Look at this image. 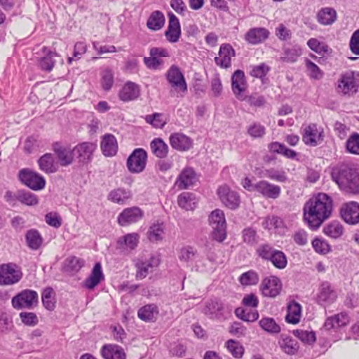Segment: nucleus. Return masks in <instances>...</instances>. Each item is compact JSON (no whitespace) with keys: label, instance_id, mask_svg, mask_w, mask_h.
Returning <instances> with one entry per match:
<instances>
[{"label":"nucleus","instance_id":"obj_36","mask_svg":"<svg viewBox=\"0 0 359 359\" xmlns=\"http://www.w3.org/2000/svg\"><path fill=\"white\" fill-rule=\"evenodd\" d=\"M177 203L180 208L186 210H192L196 208L197 200L194 194L183 192L178 196Z\"/></svg>","mask_w":359,"mask_h":359},{"label":"nucleus","instance_id":"obj_54","mask_svg":"<svg viewBox=\"0 0 359 359\" xmlns=\"http://www.w3.org/2000/svg\"><path fill=\"white\" fill-rule=\"evenodd\" d=\"M145 121L156 128H162L167 123L164 115L161 113H154L151 115H147L145 116Z\"/></svg>","mask_w":359,"mask_h":359},{"label":"nucleus","instance_id":"obj_8","mask_svg":"<svg viewBox=\"0 0 359 359\" xmlns=\"http://www.w3.org/2000/svg\"><path fill=\"white\" fill-rule=\"evenodd\" d=\"M147 161L146 151L142 148H137L128 156L126 166L131 173H140L145 169Z\"/></svg>","mask_w":359,"mask_h":359},{"label":"nucleus","instance_id":"obj_32","mask_svg":"<svg viewBox=\"0 0 359 359\" xmlns=\"http://www.w3.org/2000/svg\"><path fill=\"white\" fill-rule=\"evenodd\" d=\"M101 149L105 156H113L116 154L118 145L113 135L106 134L104 135L101 142Z\"/></svg>","mask_w":359,"mask_h":359},{"label":"nucleus","instance_id":"obj_31","mask_svg":"<svg viewBox=\"0 0 359 359\" xmlns=\"http://www.w3.org/2000/svg\"><path fill=\"white\" fill-rule=\"evenodd\" d=\"M159 314V309L155 304H149L141 307L137 312L138 317L145 322H155Z\"/></svg>","mask_w":359,"mask_h":359},{"label":"nucleus","instance_id":"obj_27","mask_svg":"<svg viewBox=\"0 0 359 359\" xmlns=\"http://www.w3.org/2000/svg\"><path fill=\"white\" fill-rule=\"evenodd\" d=\"M196 181V172L191 167L184 168L178 175L175 185L179 189H186Z\"/></svg>","mask_w":359,"mask_h":359},{"label":"nucleus","instance_id":"obj_63","mask_svg":"<svg viewBox=\"0 0 359 359\" xmlns=\"http://www.w3.org/2000/svg\"><path fill=\"white\" fill-rule=\"evenodd\" d=\"M266 133V128L259 123H254L248 129V133L254 138L262 137Z\"/></svg>","mask_w":359,"mask_h":359},{"label":"nucleus","instance_id":"obj_30","mask_svg":"<svg viewBox=\"0 0 359 359\" xmlns=\"http://www.w3.org/2000/svg\"><path fill=\"white\" fill-rule=\"evenodd\" d=\"M104 276L102 272V265L100 262H97L90 274V276L85 280L84 286L88 290L95 288L102 280Z\"/></svg>","mask_w":359,"mask_h":359},{"label":"nucleus","instance_id":"obj_64","mask_svg":"<svg viewBox=\"0 0 359 359\" xmlns=\"http://www.w3.org/2000/svg\"><path fill=\"white\" fill-rule=\"evenodd\" d=\"M20 317L22 322L28 326H34L39 322L37 316L32 312H21Z\"/></svg>","mask_w":359,"mask_h":359},{"label":"nucleus","instance_id":"obj_20","mask_svg":"<svg viewBox=\"0 0 359 359\" xmlns=\"http://www.w3.org/2000/svg\"><path fill=\"white\" fill-rule=\"evenodd\" d=\"M143 217V212L138 207L128 208L118 217V222L122 226H128L139 222Z\"/></svg>","mask_w":359,"mask_h":359},{"label":"nucleus","instance_id":"obj_35","mask_svg":"<svg viewBox=\"0 0 359 359\" xmlns=\"http://www.w3.org/2000/svg\"><path fill=\"white\" fill-rule=\"evenodd\" d=\"M38 164L40 170L46 174L54 173L57 170L53 156L50 153H46L41 156L38 160Z\"/></svg>","mask_w":359,"mask_h":359},{"label":"nucleus","instance_id":"obj_33","mask_svg":"<svg viewBox=\"0 0 359 359\" xmlns=\"http://www.w3.org/2000/svg\"><path fill=\"white\" fill-rule=\"evenodd\" d=\"M348 323V316L346 313H341L327 318L324 323V327L326 330H330L345 326Z\"/></svg>","mask_w":359,"mask_h":359},{"label":"nucleus","instance_id":"obj_13","mask_svg":"<svg viewBox=\"0 0 359 359\" xmlns=\"http://www.w3.org/2000/svg\"><path fill=\"white\" fill-rule=\"evenodd\" d=\"M217 195L222 203L231 210L236 209L240 204L241 200L238 194L229 189V187L221 186L217 189Z\"/></svg>","mask_w":359,"mask_h":359},{"label":"nucleus","instance_id":"obj_21","mask_svg":"<svg viewBox=\"0 0 359 359\" xmlns=\"http://www.w3.org/2000/svg\"><path fill=\"white\" fill-rule=\"evenodd\" d=\"M337 298V292L328 282L323 283L317 295V302L321 306H328L333 304Z\"/></svg>","mask_w":359,"mask_h":359},{"label":"nucleus","instance_id":"obj_51","mask_svg":"<svg viewBox=\"0 0 359 359\" xmlns=\"http://www.w3.org/2000/svg\"><path fill=\"white\" fill-rule=\"evenodd\" d=\"M84 260L77 257H69L65 260V270L69 272H77L84 265Z\"/></svg>","mask_w":359,"mask_h":359},{"label":"nucleus","instance_id":"obj_12","mask_svg":"<svg viewBox=\"0 0 359 359\" xmlns=\"http://www.w3.org/2000/svg\"><path fill=\"white\" fill-rule=\"evenodd\" d=\"M340 215L343 220L351 225L359 223V203L350 201L342 205Z\"/></svg>","mask_w":359,"mask_h":359},{"label":"nucleus","instance_id":"obj_16","mask_svg":"<svg viewBox=\"0 0 359 359\" xmlns=\"http://www.w3.org/2000/svg\"><path fill=\"white\" fill-rule=\"evenodd\" d=\"M231 88L233 94L240 100H245L243 93L247 88V82L244 72L238 69L231 76Z\"/></svg>","mask_w":359,"mask_h":359},{"label":"nucleus","instance_id":"obj_47","mask_svg":"<svg viewBox=\"0 0 359 359\" xmlns=\"http://www.w3.org/2000/svg\"><path fill=\"white\" fill-rule=\"evenodd\" d=\"M55 292L51 287H46L42 292L41 299L44 307L48 311H53L55 308Z\"/></svg>","mask_w":359,"mask_h":359},{"label":"nucleus","instance_id":"obj_5","mask_svg":"<svg viewBox=\"0 0 359 359\" xmlns=\"http://www.w3.org/2000/svg\"><path fill=\"white\" fill-rule=\"evenodd\" d=\"M359 88V74L352 71L342 74L337 81V92L344 95L355 93Z\"/></svg>","mask_w":359,"mask_h":359},{"label":"nucleus","instance_id":"obj_38","mask_svg":"<svg viewBox=\"0 0 359 359\" xmlns=\"http://www.w3.org/2000/svg\"><path fill=\"white\" fill-rule=\"evenodd\" d=\"M165 24V17L163 14L158 11L153 12L149 17L147 25L149 29L157 31L161 29Z\"/></svg>","mask_w":359,"mask_h":359},{"label":"nucleus","instance_id":"obj_55","mask_svg":"<svg viewBox=\"0 0 359 359\" xmlns=\"http://www.w3.org/2000/svg\"><path fill=\"white\" fill-rule=\"evenodd\" d=\"M305 66L307 74L311 78L319 80L323 78V72L320 70L318 65L309 59L305 60Z\"/></svg>","mask_w":359,"mask_h":359},{"label":"nucleus","instance_id":"obj_34","mask_svg":"<svg viewBox=\"0 0 359 359\" xmlns=\"http://www.w3.org/2000/svg\"><path fill=\"white\" fill-rule=\"evenodd\" d=\"M150 149L152 154L161 159L166 158L169 151L168 144L159 137L154 138L151 142Z\"/></svg>","mask_w":359,"mask_h":359},{"label":"nucleus","instance_id":"obj_6","mask_svg":"<svg viewBox=\"0 0 359 359\" xmlns=\"http://www.w3.org/2000/svg\"><path fill=\"white\" fill-rule=\"evenodd\" d=\"M22 278L21 268L16 264L9 262L0 265V285H14Z\"/></svg>","mask_w":359,"mask_h":359},{"label":"nucleus","instance_id":"obj_41","mask_svg":"<svg viewBox=\"0 0 359 359\" xmlns=\"http://www.w3.org/2000/svg\"><path fill=\"white\" fill-rule=\"evenodd\" d=\"M280 60L283 62H294L302 55V49L298 46L285 47Z\"/></svg>","mask_w":359,"mask_h":359},{"label":"nucleus","instance_id":"obj_1","mask_svg":"<svg viewBox=\"0 0 359 359\" xmlns=\"http://www.w3.org/2000/svg\"><path fill=\"white\" fill-rule=\"evenodd\" d=\"M333 201L325 193H318L304 206V220L311 229H317L332 212Z\"/></svg>","mask_w":359,"mask_h":359},{"label":"nucleus","instance_id":"obj_26","mask_svg":"<svg viewBox=\"0 0 359 359\" xmlns=\"http://www.w3.org/2000/svg\"><path fill=\"white\" fill-rule=\"evenodd\" d=\"M278 344L280 349L290 355H295L299 350L297 341L287 334L283 333L279 336Z\"/></svg>","mask_w":359,"mask_h":359},{"label":"nucleus","instance_id":"obj_61","mask_svg":"<svg viewBox=\"0 0 359 359\" xmlns=\"http://www.w3.org/2000/svg\"><path fill=\"white\" fill-rule=\"evenodd\" d=\"M197 254V250L191 246L183 247L180 252L179 259L181 261L188 262L193 260Z\"/></svg>","mask_w":359,"mask_h":359},{"label":"nucleus","instance_id":"obj_57","mask_svg":"<svg viewBox=\"0 0 359 359\" xmlns=\"http://www.w3.org/2000/svg\"><path fill=\"white\" fill-rule=\"evenodd\" d=\"M346 148L348 152L359 155V134L353 133L349 136L346 142Z\"/></svg>","mask_w":359,"mask_h":359},{"label":"nucleus","instance_id":"obj_37","mask_svg":"<svg viewBox=\"0 0 359 359\" xmlns=\"http://www.w3.org/2000/svg\"><path fill=\"white\" fill-rule=\"evenodd\" d=\"M301 312V305L294 301L290 302L287 305V313L285 316V320L292 324L298 323L300 320Z\"/></svg>","mask_w":359,"mask_h":359},{"label":"nucleus","instance_id":"obj_24","mask_svg":"<svg viewBox=\"0 0 359 359\" xmlns=\"http://www.w3.org/2000/svg\"><path fill=\"white\" fill-rule=\"evenodd\" d=\"M169 141L171 147L180 151H188L193 145L192 140L181 133L171 134Z\"/></svg>","mask_w":359,"mask_h":359},{"label":"nucleus","instance_id":"obj_25","mask_svg":"<svg viewBox=\"0 0 359 359\" xmlns=\"http://www.w3.org/2000/svg\"><path fill=\"white\" fill-rule=\"evenodd\" d=\"M269 31L264 27L250 29L245 34L244 39L250 44L256 45L264 42L269 38Z\"/></svg>","mask_w":359,"mask_h":359},{"label":"nucleus","instance_id":"obj_29","mask_svg":"<svg viewBox=\"0 0 359 359\" xmlns=\"http://www.w3.org/2000/svg\"><path fill=\"white\" fill-rule=\"evenodd\" d=\"M140 94V86L134 82L128 81L119 92V98L123 102L137 99Z\"/></svg>","mask_w":359,"mask_h":359},{"label":"nucleus","instance_id":"obj_14","mask_svg":"<svg viewBox=\"0 0 359 359\" xmlns=\"http://www.w3.org/2000/svg\"><path fill=\"white\" fill-rule=\"evenodd\" d=\"M52 147L61 166H67L73 163L74 149L69 146H65L60 142H56L53 144Z\"/></svg>","mask_w":359,"mask_h":359},{"label":"nucleus","instance_id":"obj_52","mask_svg":"<svg viewBox=\"0 0 359 359\" xmlns=\"http://www.w3.org/2000/svg\"><path fill=\"white\" fill-rule=\"evenodd\" d=\"M293 334L303 343L306 344H312L316 340V334L313 331L295 330L293 331Z\"/></svg>","mask_w":359,"mask_h":359},{"label":"nucleus","instance_id":"obj_39","mask_svg":"<svg viewBox=\"0 0 359 359\" xmlns=\"http://www.w3.org/2000/svg\"><path fill=\"white\" fill-rule=\"evenodd\" d=\"M140 236L137 233H128L119 238L118 245L125 249L134 250L138 245Z\"/></svg>","mask_w":359,"mask_h":359},{"label":"nucleus","instance_id":"obj_2","mask_svg":"<svg viewBox=\"0 0 359 359\" xmlns=\"http://www.w3.org/2000/svg\"><path fill=\"white\" fill-rule=\"evenodd\" d=\"M331 176L341 190L359 194V172L355 168L346 164L338 165L332 169Z\"/></svg>","mask_w":359,"mask_h":359},{"label":"nucleus","instance_id":"obj_4","mask_svg":"<svg viewBox=\"0 0 359 359\" xmlns=\"http://www.w3.org/2000/svg\"><path fill=\"white\" fill-rule=\"evenodd\" d=\"M209 221L212 229V238L217 242H222L226 237V219L223 211L219 209L212 211Z\"/></svg>","mask_w":359,"mask_h":359},{"label":"nucleus","instance_id":"obj_48","mask_svg":"<svg viewBox=\"0 0 359 359\" xmlns=\"http://www.w3.org/2000/svg\"><path fill=\"white\" fill-rule=\"evenodd\" d=\"M130 191L124 189H116L112 190L109 194V199L114 203H123L130 198Z\"/></svg>","mask_w":359,"mask_h":359},{"label":"nucleus","instance_id":"obj_28","mask_svg":"<svg viewBox=\"0 0 359 359\" xmlns=\"http://www.w3.org/2000/svg\"><path fill=\"white\" fill-rule=\"evenodd\" d=\"M101 355L104 359H126L124 349L116 344H104L100 350Z\"/></svg>","mask_w":359,"mask_h":359},{"label":"nucleus","instance_id":"obj_19","mask_svg":"<svg viewBox=\"0 0 359 359\" xmlns=\"http://www.w3.org/2000/svg\"><path fill=\"white\" fill-rule=\"evenodd\" d=\"M281 288L282 283L280 280L273 276L264 278L260 285L263 295L269 297H276L280 294Z\"/></svg>","mask_w":359,"mask_h":359},{"label":"nucleus","instance_id":"obj_11","mask_svg":"<svg viewBox=\"0 0 359 359\" xmlns=\"http://www.w3.org/2000/svg\"><path fill=\"white\" fill-rule=\"evenodd\" d=\"M166 77L168 83L175 90L184 93L187 91L184 76L179 67L175 65L171 66L167 72Z\"/></svg>","mask_w":359,"mask_h":359},{"label":"nucleus","instance_id":"obj_49","mask_svg":"<svg viewBox=\"0 0 359 359\" xmlns=\"http://www.w3.org/2000/svg\"><path fill=\"white\" fill-rule=\"evenodd\" d=\"M100 83L102 88L108 91L114 85V72L109 68L104 69L100 73Z\"/></svg>","mask_w":359,"mask_h":359},{"label":"nucleus","instance_id":"obj_50","mask_svg":"<svg viewBox=\"0 0 359 359\" xmlns=\"http://www.w3.org/2000/svg\"><path fill=\"white\" fill-rule=\"evenodd\" d=\"M262 177H268L270 180L278 182H285L288 180L287 176L284 170H278L275 168L264 170Z\"/></svg>","mask_w":359,"mask_h":359},{"label":"nucleus","instance_id":"obj_10","mask_svg":"<svg viewBox=\"0 0 359 359\" xmlns=\"http://www.w3.org/2000/svg\"><path fill=\"white\" fill-rule=\"evenodd\" d=\"M323 129L318 127L316 123H310L306 126L302 134V141L305 144L316 147L323 141Z\"/></svg>","mask_w":359,"mask_h":359},{"label":"nucleus","instance_id":"obj_7","mask_svg":"<svg viewBox=\"0 0 359 359\" xmlns=\"http://www.w3.org/2000/svg\"><path fill=\"white\" fill-rule=\"evenodd\" d=\"M18 178L22 184L32 190H41L46 185V180L43 176L28 168L20 170Z\"/></svg>","mask_w":359,"mask_h":359},{"label":"nucleus","instance_id":"obj_62","mask_svg":"<svg viewBox=\"0 0 359 359\" xmlns=\"http://www.w3.org/2000/svg\"><path fill=\"white\" fill-rule=\"evenodd\" d=\"M270 71V67L265 63H261L259 65L253 66L250 70V74L255 78L262 79Z\"/></svg>","mask_w":359,"mask_h":359},{"label":"nucleus","instance_id":"obj_22","mask_svg":"<svg viewBox=\"0 0 359 359\" xmlns=\"http://www.w3.org/2000/svg\"><path fill=\"white\" fill-rule=\"evenodd\" d=\"M235 54L234 49L229 43H222L218 56L215 57V62L217 66L228 69L231 66V57H234Z\"/></svg>","mask_w":359,"mask_h":359},{"label":"nucleus","instance_id":"obj_42","mask_svg":"<svg viewBox=\"0 0 359 359\" xmlns=\"http://www.w3.org/2000/svg\"><path fill=\"white\" fill-rule=\"evenodd\" d=\"M259 325L265 332L271 334H278L281 330L280 326L273 318H262L259 320Z\"/></svg>","mask_w":359,"mask_h":359},{"label":"nucleus","instance_id":"obj_44","mask_svg":"<svg viewBox=\"0 0 359 359\" xmlns=\"http://www.w3.org/2000/svg\"><path fill=\"white\" fill-rule=\"evenodd\" d=\"M324 233L334 239L339 238L344 233V227L340 222L332 221L323 229Z\"/></svg>","mask_w":359,"mask_h":359},{"label":"nucleus","instance_id":"obj_45","mask_svg":"<svg viewBox=\"0 0 359 359\" xmlns=\"http://www.w3.org/2000/svg\"><path fill=\"white\" fill-rule=\"evenodd\" d=\"M16 197L19 202L27 205L32 206L39 203L37 196L29 191L18 190Z\"/></svg>","mask_w":359,"mask_h":359},{"label":"nucleus","instance_id":"obj_43","mask_svg":"<svg viewBox=\"0 0 359 359\" xmlns=\"http://www.w3.org/2000/svg\"><path fill=\"white\" fill-rule=\"evenodd\" d=\"M27 245L32 250H38L42 244V237L36 229L29 230L25 235Z\"/></svg>","mask_w":359,"mask_h":359},{"label":"nucleus","instance_id":"obj_3","mask_svg":"<svg viewBox=\"0 0 359 359\" xmlns=\"http://www.w3.org/2000/svg\"><path fill=\"white\" fill-rule=\"evenodd\" d=\"M232 309L229 304H224L218 299H211L205 303L202 311L210 319L225 320L231 316Z\"/></svg>","mask_w":359,"mask_h":359},{"label":"nucleus","instance_id":"obj_15","mask_svg":"<svg viewBox=\"0 0 359 359\" xmlns=\"http://www.w3.org/2000/svg\"><path fill=\"white\" fill-rule=\"evenodd\" d=\"M160 264V259L156 256H151L149 259H138L135 266L137 268L136 277L139 279L144 278L149 272Z\"/></svg>","mask_w":359,"mask_h":359},{"label":"nucleus","instance_id":"obj_58","mask_svg":"<svg viewBox=\"0 0 359 359\" xmlns=\"http://www.w3.org/2000/svg\"><path fill=\"white\" fill-rule=\"evenodd\" d=\"M308 46L318 54L326 53L329 51V47L323 42H320L315 38H311L307 41Z\"/></svg>","mask_w":359,"mask_h":359},{"label":"nucleus","instance_id":"obj_56","mask_svg":"<svg viewBox=\"0 0 359 359\" xmlns=\"http://www.w3.org/2000/svg\"><path fill=\"white\" fill-rule=\"evenodd\" d=\"M239 282L243 285H256L259 282V276L255 271L250 270L241 275Z\"/></svg>","mask_w":359,"mask_h":359},{"label":"nucleus","instance_id":"obj_46","mask_svg":"<svg viewBox=\"0 0 359 359\" xmlns=\"http://www.w3.org/2000/svg\"><path fill=\"white\" fill-rule=\"evenodd\" d=\"M43 53L46 55L40 59L39 65L41 69L50 72L52 70L55 64V62L52 60V57L56 55V53L48 50L46 47L43 48Z\"/></svg>","mask_w":359,"mask_h":359},{"label":"nucleus","instance_id":"obj_17","mask_svg":"<svg viewBox=\"0 0 359 359\" xmlns=\"http://www.w3.org/2000/svg\"><path fill=\"white\" fill-rule=\"evenodd\" d=\"M96 149V144L92 142H85L78 144L74 149V157L79 163H88L92 159L93 154Z\"/></svg>","mask_w":359,"mask_h":359},{"label":"nucleus","instance_id":"obj_9","mask_svg":"<svg viewBox=\"0 0 359 359\" xmlns=\"http://www.w3.org/2000/svg\"><path fill=\"white\" fill-rule=\"evenodd\" d=\"M38 303V294L31 290H25L12 299V305L16 309H31Z\"/></svg>","mask_w":359,"mask_h":359},{"label":"nucleus","instance_id":"obj_60","mask_svg":"<svg viewBox=\"0 0 359 359\" xmlns=\"http://www.w3.org/2000/svg\"><path fill=\"white\" fill-rule=\"evenodd\" d=\"M226 346L233 357L237 358L242 357L244 351L243 347L239 345L235 340H228L226 343Z\"/></svg>","mask_w":359,"mask_h":359},{"label":"nucleus","instance_id":"obj_53","mask_svg":"<svg viewBox=\"0 0 359 359\" xmlns=\"http://www.w3.org/2000/svg\"><path fill=\"white\" fill-rule=\"evenodd\" d=\"M164 234V226L163 224H154L151 225L148 231V238L151 242L162 240Z\"/></svg>","mask_w":359,"mask_h":359},{"label":"nucleus","instance_id":"obj_18","mask_svg":"<svg viewBox=\"0 0 359 359\" xmlns=\"http://www.w3.org/2000/svg\"><path fill=\"white\" fill-rule=\"evenodd\" d=\"M168 25L165 36L166 39L172 43H177L181 36V26L179 19L172 12L168 13Z\"/></svg>","mask_w":359,"mask_h":359},{"label":"nucleus","instance_id":"obj_23","mask_svg":"<svg viewBox=\"0 0 359 359\" xmlns=\"http://www.w3.org/2000/svg\"><path fill=\"white\" fill-rule=\"evenodd\" d=\"M255 191L268 198H278L281 193L279 186L271 184L266 180L259 181L255 184Z\"/></svg>","mask_w":359,"mask_h":359},{"label":"nucleus","instance_id":"obj_40","mask_svg":"<svg viewBox=\"0 0 359 359\" xmlns=\"http://www.w3.org/2000/svg\"><path fill=\"white\" fill-rule=\"evenodd\" d=\"M317 17L319 23L328 25L336 20L337 13L333 8H324L318 12Z\"/></svg>","mask_w":359,"mask_h":359},{"label":"nucleus","instance_id":"obj_59","mask_svg":"<svg viewBox=\"0 0 359 359\" xmlns=\"http://www.w3.org/2000/svg\"><path fill=\"white\" fill-rule=\"evenodd\" d=\"M282 225L283 220L277 216L266 217L262 222V226L268 230L280 228Z\"/></svg>","mask_w":359,"mask_h":359}]
</instances>
